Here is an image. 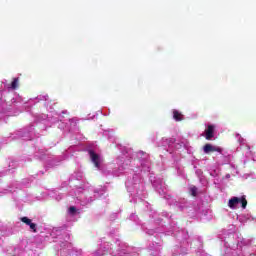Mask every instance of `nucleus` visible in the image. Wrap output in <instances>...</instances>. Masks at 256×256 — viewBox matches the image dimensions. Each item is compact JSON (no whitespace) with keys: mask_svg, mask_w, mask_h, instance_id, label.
Returning a JSON list of instances; mask_svg holds the SVG:
<instances>
[{"mask_svg":"<svg viewBox=\"0 0 256 256\" xmlns=\"http://www.w3.org/2000/svg\"><path fill=\"white\" fill-rule=\"evenodd\" d=\"M104 137H107L110 143H115L117 149H119L121 156L116 158L117 167L114 168L113 164L105 165L103 163V156L95 152L93 149H89L88 153L90 159L102 175H113V177H119L120 175H126V189L130 193L133 200L131 203H137V199L142 201L147 195L145 192V176L149 175L150 183L154 187L155 191L167 201L170 206L177 207L182 213H186L189 217L197 216V208L185 198H173L169 194V188L159 177L153 176L151 172V158L149 154L139 151L135 154L131 148H127L117 143V138L113 130H105L103 132Z\"/></svg>","mask_w":256,"mask_h":256,"instance_id":"1","label":"nucleus"},{"mask_svg":"<svg viewBox=\"0 0 256 256\" xmlns=\"http://www.w3.org/2000/svg\"><path fill=\"white\" fill-rule=\"evenodd\" d=\"M161 215L162 217H165V219H168V225L163 224ZM129 220L134 221L136 225L141 224L139 217L135 213H132L129 216ZM141 229L146 235H154V237L175 235L178 241H180V245H176L172 248L171 256L189 255V244L191 243V241H189V233L186 230H180L179 227H177V223L173 221V214L166 211L162 212V214L157 213V211H152L149 214L148 223L141 224Z\"/></svg>","mask_w":256,"mask_h":256,"instance_id":"2","label":"nucleus"},{"mask_svg":"<svg viewBox=\"0 0 256 256\" xmlns=\"http://www.w3.org/2000/svg\"><path fill=\"white\" fill-rule=\"evenodd\" d=\"M106 189L105 187L95 188L93 186H84L69 191V195L74 197V201H77L78 205L87 207V205H91L93 201L99 199L101 195H104Z\"/></svg>","mask_w":256,"mask_h":256,"instance_id":"3","label":"nucleus"},{"mask_svg":"<svg viewBox=\"0 0 256 256\" xmlns=\"http://www.w3.org/2000/svg\"><path fill=\"white\" fill-rule=\"evenodd\" d=\"M251 245V240L239 239L237 234L229 233L223 240V256H245L243 247Z\"/></svg>","mask_w":256,"mask_h":256,"instance_id":"4","label":"nucleus"},{"mask_svg":"<svg viewBox=\"0 0 256 256\" xmlns=\"http://www.w3.org/2000/svg\"><path fill=\"white\" fill-rule=\"evenodd\" d=\"M158 147H163L166 149V151L170 153L174 159L181 157L182 151H187L189 155L193 153V148L189 145V141L187 140H182L175 143V138H162L158 143Z\"/></svg>","mask_w":256,"mask_h":256,"instance_id":"5","label":"nucleus"},{"mask_svg":"<svg viewBox=\"0 0 256 256\" xmlns=\"http://www.w3.org/2000/svg\"><path fill=\"white\" fill-rule=\"evenodd\" d=\"M35 120L37 123H41L42 121H45V125H49V123H58V129H62L63 131H68L71 133V131H75L77 129V122L79 121L77 118H72L65 120L66 122H63V119H61V115L55 114L54 116H49L46 114H38L35 115Z\"/></svg>","mask_w":256,"mask_h":256,"instance_id":"6","label":"nucleus"},{"mask_svg":"<svg viewBox=\"0 0 256 256\" xmlns=\"http://www.w3.org/2000/svg\"><path fill=\"white\" fill-rule=\"evenodd\" d=\"M35 127L39 129L41 124L36 123L22 130H19L10 136L11 139H24V141H31L35 137Z\"/></svg>","mask_w":256,"mask_h":256,"instance_id":"7","label":"nucleus"},{"mask_svg":"<svg viewBox=\"0 0 256 256\" xmlns=\"http://www.w3.org/2000/svg\"><path fill=\"white\" fill-rule=\"evenodd\" d=\"M81 148L79 145L75 144L70 146L66 151H64L61 157H48L47 165L49 167H55L59 163V161H65V159H69V157H73V153H77Z\"/></svg>","mask_w":256,"mask_h":256,"instance_id":"8","label":"nucleus"},{"mask_svg":"<svg viewBox=\"0 0 256 256\" xmlns=\"http://www.w3.org/2000/svg\"><path fill=\"white\" fill-rule=\"evenodd\" d=\"M116 252H112V256H137L138 249L127 245V243L117 241L116 242Z\"/></svg>","mask_w":256,"mask_h":256,"instance_id":"9","label":"nucleus"},{"mask_svg":"<svg viewBox=\"0 0 256 256\" xmlns=\"http://www.w3.org/2000/svg\"><path fill=\"white\" fill-rule=\"evenodd\" d=\"M41 101H44V106L46 107L47 111L53 113V107H49V105H51V99H49L48 94H40L35 98L29 99L26 102V107H32V105H35L36 103H41Z\"/></svg>","mask_w":256,"mask_h":256,"instance_id":"10","label":"nucleus"},{"mask_svg":"<svg viewBox=\"0 0 256 256\" xmlns=\"http://www.w3.org/2000/svg\"><path fill=\"white\" fill-rule=\"evenodd\" d=\"M74 201L75 204H71L67 209L66 221H68V223L77 221V218L81 215V204H78L77 200Z\"/></svg>","mask_w":256,"mask_h":256,"instance_id":"11","label":"nucleus"},{"mask_svg":"<svg viewBox=\"0 0 256 256\" xmlns=\"http://www.w3.org/2000/svg\"><path fill=\"white\" fill-rule=\"evenodd\" d=\"M8 167H9L8 170L0 171V177H3L5 175H9V173H11V169H15V167H17V162L12 160L9 163ZM7 193H15V189H13V186H8V189L3 188V186H0V197H3L4 195H7Z\"/></svg>","mask_w":256,"mask_h":256,"instance_id":"12","label":"nucleus"},{"mask_svg":"<svg viewBox=\"0 0 256 256\" xmlns=\"http://www.w3.org/2000/svg\"><path fill=\"white\" fill-rule=\"evenodd\" d=\"M239 205H241L242 209H247V198L246 196L241 197H232L228 201V207L230 209H239Z\"/></svg>","mask_w":256,"mask_h":256,"instance_id":"13","label":"nucleus"},{"mask_svg":"<svg viewBox=\"0 0 256 256\" xmlns=\"http://www.w3.org/2000/svg\"><path fill=\"white\" fill-rule=\"evenodd\" d=\"M81 179H83L82 171H76L71 175L69 179V185H70V188H72V190L70 191H75L79 189V186H77V181H81Z\"/></svg>","mask_w":256,"mask_h":256,"instance_id":"14","label":"nucleus"},{"mask_svg":"<svg viewBox=\"0 0 256 256\" xmlns=\"http://www.w3.org/2000/svg\"><path fill=\"white\" fill-rule=\"evenodd\" d=\"M190 245L195 249L194 251L198 256H205V251L203 250V239L201 237L192 240Z\"/></svg>","mask_w":256,"mask_h":256,"instance_id":"15","label":"nucleus"},{"mask_svg":"<svg viewBox=\"0 0 256 256\" xmlns=\"http://www.w3.org/2000/svg\"><path fill=\"white\" fill-rule=\"evenodd\" d=\"M217 127V124H206L204 137L207 139V141H211V139L215 137V131H217Z\"/></svg>","mask_w":256,"mask_h":256,"instance_id":"16","label":"nucleus"},{"mask_svg":"<svg viewBox=\"0 0 256 256\" xmlns=\"http://www.w3.org/2000/svg\"><path fill=\"white\" fill-rule=\"evenodd\" d=\"M11 111V104L7 100L0 98V117L1 115H7Z\"/></svg>","mask_w":256,"mask_h":256,"instance_id":"17","label":"nucleus"},{"mask_svg":"<svg viewBox=\"0 0 256 256\" xmlns=\"http://www.w3.org/2000/svg\"><path fill=\"white\" fill-rule=\"evenodd\" d=\"M49 196L52 199H55L56 201H61L65 197V190L58 189V190H52L49 192Z\"/></svg>","mask_w":256,"mask_h":256,"instance_id":"18","label":"nucleus"},{"mask_svg":"<svg viewBox=\"0 0 256 256\" xmlns=\"http://www.w3.org/2000/svg\"><path fill=\"white\" fill-rule=\"evenodd\" d=\"M203 151L206 154L214 153L216 151L217 153H221V155H223V148L219 146H213L211 144H206L203 148Z\"/></svg>","mask_w":256,"mask_h":256,"instance_id":"19","label":"nucleus"},{"mask_svg":"<svg viewBox=\"0 0 256 256\" xmlns=\"http://www.w3.org/2000/svg\"><path fill=\"white\" fill-rule=\"evenodd\" d=\"M20 221L27 225L33 233H37V224L33 223V220L29 219V217H22Z\"/></svg>","mask_w":256,"mask_h":256,"instance_id":"20","label":"nucleus"},{"mask_svg":"<svg viewBox=\"0 0 256 256\" xmlns=\"http://www.w3.org/2000/svg\"><path fill=\"white\" fill-rule=\"evenodd\" d=\"M207 171L209 175L214 179H217V177L221 175V168H219V166H216V165L208 167Z\"/></svg>","mask_w":256,"mask_h":256,"instance_id":"21","label":"nucleus"},{"mask_svg":"<svg viewBox=\"0 0 256 256\" xmlns=\"http://www.w3.org/2000/svg\"><path fill=\"white\" fill-rule=\"evenodd\" d=\"M34 156L37 159H45V148L36 146Z\"/></svg>","mask_w":256,"mask_h":256,"instance_id":"22","label":"nucleus"},{"mask_svg":"<svg viewBox=\"0 0 256 256\" xmlns=\"http://www.w3.org/2000/svg\"><path fill=\"white\" fill-rule=\"evenodd\" d=\"M238 220L240 223H247V221H253V216L249 213H244L238 216Z\"/></svg>","mask_w":256,"mask_h":256,"instance_id":"23","label":"nucleus"},{"mask_svg":"<svg viewBox=\"0 0 256 256\" xmlns=\"http://www.w3.org/2000/svg\"><path fill=\"white\" fill-rule=\"evenodd\" d=\"M236 139L239 143V145L243 146V145H246V149L249 151V149H251V147H249V145H247V140L245 138H243L241 136V134L237 133L236 134Z\"/></svg>","mask_w":256,"mask_h":256,"instance_id":"24","label":"nucleus"},{"mask_svg":"<svg viewBox=\"0 0 256 256\" xmlns=\"http://www.w3.org/2000/svg\"><path fill=\"white\" fill-rule=\"evenodd\" d=\"M188 190H189L190 195H192V197H197L199 195V193H203L202 190L199 191V188H197L196 186H193V185L189 186Z\"/></svg>","mask_w":256,"mask_h":256,"instance_id":"25","label":"nucleus"},{"mask_svg":"<svg viewBox=\"0 0 256 256\" xmlns=\"http://www.w3.org/2000/svg\"><path fill=\"white\" fill-rule=\"evenodd\" d=\"M65 249H67V251H71V249H73V245L67 240L60 244V251H65Z\"/></svg>","mask_w":256,"mask_h":256,"instance_id":"26","label":"nucleus"},{"mask_svg":"<svg viewBox=\"0 0 256 256\" xmlns=\"http://www.w3.org/2000/svg\"><path fill=\"white\" fill-rule=\"evenodd\" d=\"M6 89H16L19 87V78H14L11 84L5 85Z\"/></svg>","mask_w":256,"mask_h":256,"instance_id":"27","label":"nucleus"},{"mask_svg":"<svg viewBox=\"0 0 256 256\" xmlns=\"http://www.w3.org/2000/svg\"><path fill=\"white\" fill-rule=\"evenodd\" d=\"M173 119L176 121H183V119H185V117L183 116V114H181V112H179V110H173Z\"/></svg>","mask_w":256,"mask_h":256,"instance_id":"28","label":"nucleus"},{"mask_svg":"<svg viewBox=\"0 0 256 256\" xmlns=\"http://www.w3.org/2000/svg\"><path fill=\"white\" fill-rule=\"evenodd\" d=\"M176 173L178 177H185V170L183 169V166H176Z\"/></svg>","mask_w":256,"mask_h":256,"instance_id":"29","label":"nucleus"},{"mask_svg":"<svg viewBox=\"0 0 256 256\" xmlns=\"http://www.w3.org/2000/svg\"><path fill=\"white\" fill-rule=\"evenodd\" d=\"M11 103H23V98L17 94H14V97L11 98Z\"/></svg>","mask_w":256,"mask_h":256,"instance_id":"30","label":"nucleus"},{"mask_svg":"<svg viewBox=\"0 0 256 256\" xmlns=\"http://www.w3.org/2000/svg\"><path fill=\"white\" fill-rule=\"evenodd\" d=\"M192 165L195 169V174L197 175L198 178L203 177V170L197 169V165H195V161L192 162Z\"/></svg>","mask_w":256,"mask_h":256,"instance_id":"31","label":"nucleus"},{"mask_svg":"<svg viewBox=\"0 0 256 256\" xmlns=\"http://www.w3.org/2000/svg\"><path fill=\"white\" fill-rule=\"evenodd\" d=\"M201 185H203V187H207L208 182H207V178H205V176H200V178H198Z\"/></svg>","mask_w":256,"mask_h":256,"instance_id":"32","label":"nucleus"},{"mask_svg":"<svg viewBox=\"0 0 256 256\" xmlns=\"http://www.w3.org/2000/svg\"><path fill=\"white\" fill-rule=\"evenodd\" d=\"M60 233H61V230L54 229V230H52L51 237H55V235H60Z\"/></svg>","mask_w":256,"mask_h":256,"instance_id":"33","label":"nucleus"},{"mask_svg":"<svg viewBox=\"0 0 256 256\" xmlns=\"http://www.w3.org/2000/svg\"><path fill=\"white\" fill-rule=\"evenodd\" d=\"M110 219H111L112 221H115V219H117V213L112 214V215L110 216Z\"/></svg>","mask_w":256,"mask_h":256,"instance_id":"34","label":"nucleus"},{"mask_svg":"<svg viewBox=\"0 0 256 256\" xmlns=\"http://www.w3.org/2000/svg\"><path fill=\"white\" fill-rule=\"evenodd\" d=\"M12 187H15V189H19V183L13 182Z\"/></svg>","mask_w":256,"mask_h":256,"instance_id":"35","label":"nucleus"},{"mask_svg":"<svg viewBox=\"0 0 256 256\" xmlns=\"http://www.w3.org/2000/svg\"><path fill=\"white\" fill-rule=\"evenodd\" d=\"M76 139H78V141H83V136L81 134H78Z\"/></svg>","mask_w":256,"mask_h":256,"instance_id":"36","label":"nucleus"},{"mask_svg":"<svg viewBox=\"0 0 256 256\" xmlns=\"http://www.w3.org/2000/svg\"><path fill=\"white\" fill-rule=\"evenodd\" d=\"M231 177V174H226V179H229Z\"/></svg>","mask_w":256,"mask_h":256,"instance_id":"37","label":"nucleus"},{"mask_svg":"<svg viewBox=\"0 0 256 256\" xmlns=\"http://www.w3.org/2000/svg\"><path fill=\"white\" fill-rule=\"evenodd\" d=\"M26 201H35V199H29V198H27Z\"/></svg>","mask_w":256,"mask_h":256,"instance_id":"38","label":"nucleus"}]
</instances>
